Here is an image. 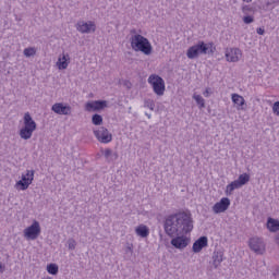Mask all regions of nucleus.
<instances>
[{
	"label": "nucleus",
	"mask_w": 279,
	"mask_h": 279,
	"mask_svg": "<svg viewBox=\"0 0 279 279\" xmlns=\"http://www.w3.org/2000/svg\"><path fill=\"white\" fill-rule=\"evenodd\" d=\"M193 99L196 101L198 108H206V100L201 95L194 94Z\"/></svg>",
	"instance_id": "nucleus-23"
},
{
	"label": "nucleus",
	"mask_w": 279,
	"mask_h": 279,
	"mask_svg": "<svg viewBox=\"0 0 279 279\" xmlns=\"http://www.w3.org/2000/svg\"><path fill=\"white\" fill-rule=\"evenodd\" d=\"M23 53H24L25 58H32V57L36 56V48H34V47L25 48Z\"/></svg>",
	"instance_id": "nucleus-26"
},
{
	"label": "nucleus",
	"mask_w": 279,
	"mask_h": 279,
	"mask_svg": "<svg viewBox=\"0 0 279 279\" xmlns=\"http://www.w3.org/2000/svg\"><path fill=\"white\" fill-rule=\"evenodd\" d=\"M92 123L94 125H101V123H104V118L101 117V114L95 113L92 117Z\"/></svg>",
	"instance_id": "nucleus-24"
},
{
	"label": "nucleus",
	"mask_w": 279,
	"mask_h": 279,
	"mask_svg": "<svg viewBox=\"0 0 279 279\" xmlns=\"http://www.w3.org/2000/svg\"><path fill=\"white\" fill-rule=\"evenodd\" d=\"M148 84L153 86L155 95H158V97H162V95H165V80H162V77L151 74L148 77Z\"/></svg>",
	"instance_id": "nucleus-5"
},
{
	"label": "nucleus",
	"mask_w": 279,
	"mask_h": 279,
	"mask_svg": "<svg viewBox=\"0 0 279 279\" xmlns=\"http://www.w3.org/2000/svg\"><path fill=\"white\" fill-rule=\"evenodd\" d=\"M146 117H148V119H151V114L146 113Z\"/></svg>",
	"instance_id": "nucleus-38"
},
{
	"label": "nucleus",
	"mask_w": 279,
	"mask_h": 279,
	"mask_svg": "<svg viewBox=\"0 0 279 279\" xmlns=\"http://www.w3.org/2000/svg\"><path fill=\"white\" fill-rule=\"evenodd\" d=\"M242 186L243 185H241L238 180H234L233 182L227 185L225 193L226 195H232V193H234L236 189H241Z\"/></svg>",
	"instance_id": "nucleus-21"
},
{
	"label": "nucleus",
	"mask_w": 279,
	"mask_h": 279,
	"mask_svg": "<svg viewBox=\"0 0 279 279\" xmlns=\"http://www.w3.org/2000/svg\"><path fill=\"white\" fill-rule=\"evenodd\" d=\"M243 52L239 48H227L226 50V59L227 62H239Z\"/></svg>",
	"instance_id": "nucleus-12"
},
{
	"label": "nucleus",
	"mask_w": 279,
	"mask_h": 279,
	"mask_svg": "<svg viewBox=\"0 0 279 279\" xmlns=\"http://www.w3.org/2000/svg\"><path fill=\"white\" fill-rule=\"evenodd\" d=\"M231 99L235 104L238 110H245V98L239 94H232Z\"/></svg>",
	"instance_id": "nucleus-18"
},
{
	"label": "nucleus",
	"mask_w": 279,
	"mask_h": 279,
	"mask_svg": "<svg viewBox=\"0 0 279 279\" xmlns=\"http://www.w3.org/2000/svg\"><path fill=\"white\" fill-rule=\"evenodd\" d=\"M104 108H108L107 100L88 101L85 106V110H87V112H99V110H104Z\"/></svg>",
	"instance_id": "nucleus-11"
},
{
	"label": "nucleus",
	"mask_w": 279,
	"mask_h": 279,
	"mask_svg": "<svg viewBox=\"0 0 279 279\" xmlns=\"http://www.w3.org/2000/svg\"><path fill=\"white\" fill-rule=\"evenodd\" d=\"M267 228H268L269 232H278V230H279V220H276L274 218H268Z\"/></svg>",
	"instance_id": "nucleus-22"
},
{
	"label": "nucleus",
	"mask_w": 279,
	"mask_h": 279,
	"mask_svg": "<svg viewBox=\"0 0 279 279\" xmlns=\"http://www.w3.org/2000/svg\"><path fill=\"white\" fill-rule=\"evenodd\" d=\"M125 254H130L131 256H132V254H134V250H133V245L132 244H128L126 245Z\"/></svg>",
	"instance_id": "nucleus-31"
},
{
	"label": "nucleus",
	"mask_w": 279,
	"mask_h": 279,
	"mask_svg": "<svg viewBox=\"0 0 279 279\" xmlns=\"http://www.w3.org/2000/svg\"><path fill=\"white\" fill-rule=\"evenodd\" d=\"M272 112L279 116V101L275 102L272 106Z\"/></svg>",
	"instance_id": "nucleus-32"
},
{
	"label": "nucleus",
	"mask_w": 279,
	"mask_h": 279,
	"mask_svg": "<svg viewBox=\"0 0 279 279\" xmlns=\"http://www.w3.org/2000/svg\"><path fill=\"white\" fill-rule=\"evenodd\" d=\"M230 208V198L223 197L220 199V202L216 203L213 206V213L215 215H219L221 213H226Z\"/></svg>",
	"instance_id": "nucleus-13"
},
{
	"label": "nucleus",
	"mask_w": 279,
	"mask_h": 279,
	"mask_svg": "<svg viewBox=\"0 0 279 279\" xmlns=\"http://www.w3.org/2000/svg\"><path fill=\"white\" fill-rule=\"evenodd\" d=\"M130 43L133 51H141L144 56H151V52L154 51L149 39L141 34L133 35L130 38Z\"/></svg>",
	"instance_id": "nucleus-3"
},
{
	"label": "nucleus",
	"mask_w": 279,
	"mask_h": 279,
	"mask_svg": "<svg viewBox=\"0 0 279 279\" xmlns=\"http://www.w3.org/2000/svg\"><path fill=\"white\" fill-rule=\"evenodd\" d=\"M75 28L80 32V34H94V32L97 29V26L93 21H78L75 24Z\"/></svg>",
	"instance_id": "nucleus-6"
},
{
	"label": "nucleus",
	"mask_w": 279,
	"mask_h": 279,
	"mask_svg": "<svg viewBox=\"0 0 279 279\" xmlns=\"http://www.w3.org/2000/svg\"><path fill=\"white\" fill-rule=\"evenodd\" d=\"M248 247L255 254H265V242L260 238H251L248 241Z\"/></svg>",
	"instance_id": "nucleus-10"
},
{
	"label": "nucleus",
	"mask_w": 279,
	"mask_h": 279,
	"mask_svg": "<svg viewBox=\"0 0 279 279\" xmlns=\"http://www.w3.org/2000/svg\"><path fill=\"white\" fill-rule=\"evenodd\" d=\"M131 34H135V36H136L137 35L136 29H131Z\"/></svg>",
	"instance_id": "nucleus-36"
},
{
	"label": "nucleus",
	"mask_w": 279,
	"mask_h": 279,
	"mask_svg": "<svg viewBox=\"0 0 279 279\" xmlns=\"http://www.w3.org/2000/svg\"><path fill=\"white\" fill-rule=\"evenodd\" d=\"M243 23H245V25H250V24L254 23V16H252V15L244 16Z\"/></svg>",
	"instance_id": "nucleus-29"
},
{
	"label": "nucleus",
	"mask_w": 279,
	"mask_h": 279,
	"mask_svg": "<svg viewBox=\"0 0 279 279\" xmlns=\"http://www.w3.org/2000/svg\"><path fill=\"white\" fill-rule=\"evenodd\" d=\"M51 110L56 114H64V116L71 114V106H64V104L62 102H57L52 105Z\"/></svg>",
	"instance_id": "nucleus-14"
},
{
	"label": "nucleus",
	"mask_w": 279,
	"mask_h": 279,
	"mask_svg": "<svg viewBox=\"0 0 279 279\" xmlns=\"http://www.w3.org/2000/svg\"><path fill=\"white\" fill-rule=\"evenodd\" d=\"M165 232L172 240L170 244L175 250H184L189 246L191 240L186 234L193 232V217L191 213L180 211L167 217L165 221Z\"/></svg>",
	"instance_id": "nucleus-1"
},
{
	"label": "nucleus",
	"mask_w": 279,
	"mask_h": 279,
	"mask_svg": "<svg viewBox=\"0 0 279 279\" xmlns=\"http://www.w3.org/2000/svg\"><path fill=\"white\" fill-rule=\"evenodd\" d=\"M34 170H27L25 174H22V180L17 181L15 186H21V191H27L34 182Z\"/></svg>",
	"instance_id": "nucleus-8"
},
{
	"label": "nucleus",
	"mask_w": 279,
	"mask_h": 279,
	"mask_svg": "<svg viewBox=\"0 0 279 279\" xmlns=\"http://www.w3.org/2000/svg\"><path fill=\"white\" fill-rule=\"evenodd\" d=\"M243 12H245V10H247V5L242 8Z\"/></svg>",
	"instance_id": "nucleus-37"
},
{
	"label": "nucleus",
	"mask_w": 279,
	"mask_h": 279,
	"mask_svg": "<svg viewBox=\"0 0 279 279\" xmlns=\"http://www.w3.org/2000/svg\"><path fill=\"white\" fill-rule=\"evenodd\" d=\"M217 51V47L213 43L198 41L196 45L191 46L186 51L189 60H195L199 56H213Z\"/></svg>",
	"instance_id": "nucleus-2"
},
{
	"label": "nucleus",
	"mask_w": 279,
	"mask_h": 279,
	"mask_svg": "<svg viewBox=\"0 0 279 279\" xmlns=\"http://www.w3.org/2000/svg\"><path fill=\"white\" fill-rule=\"evenodd\" d=\"M236 180L240 182L242 186H245V184L250 182V174L247 173L240 174Z\"/></svg>",
	"instance_id": "nucleus-25"
},
{
	"label": "nucleus",
	"mask_w": 279,
	"mask_h": 279,
	"mask_svg": "<svg viewBox=\"0 0 279 279\" xmlns=\"http://www.w3.org/2000/svg\"><path fill=\"white\" fill-rule=\"evenodd\" d=\"M36 121H34L29 112H26L24 114V128L20 130V137L23 138V141H29L34 132H36Z\"/></svg>",
	"instance_id": "nucleus-4"
},
{
	"label": "nucleus",
	"mask_w": 279,
	"mask_h": 279,
	"mask_svg": "<svg viewBox=\"0 0 279 279\" xmlns=\"http://www.w3.org/2000/svg\"><path fill=\"white\" fill-rule=\"evenodd\" d=\"M58 266L56 264H49L47 266V271L48 274H50L51 276H58Z\"/></svg>",
	"instance_id": "nucleus-27"
},
{
	"label": "nucleus",
	"mask_w": 279,
	"mask_h": 279,
	"mask_svg": "<svg viewBox=\"0 0 279 279\" xmlns=\"http://www.w3.org/2000/svg\"><path fill=\"white\" fill-rule=\"evenodd\" d=\"M214 269H218L221 263H223V252L215 251L211 256Z\"/></svg>",
	"instance_id": "nucleus-17"
},
{
	"label": "nucleus",
	"mask_w": 279,
	"mask_h": 279,
	"mask_svg": "<svg viewBox=\"0 0 279 279\" xmlns=\"http://www.w3.org/2000/svg\"><path fill=\"white\" fill-rule=\"evenodd\" d=\"M94 135L96 136L99 143H112V133H110V131H108V129L104 126H100L97 130H95Z\"/></svg>",
	"instance_id": "nucleus-7"
},
{
	"label": "nucleus",
	"mask_w": 279,
	"mask_h": 279,
	"mask_svg": "<svg viewBox=\"0 0 279 279\" xmlns=\"http://www.w3.org/2000/svg\"><path fill=\"white\" fill-rule=\"evenodd\" d=\"M71 58L66 53H62L59 56L58 61H57V66L60 71H63L64 69H68L69 66V61Z\"/></svg>",
	"instance_id": "nucleus-16"
},
{
	"label": "nucleus",
	"mask_w": 279,
	"mask_h": 279,
	"mask_svg": "<svg viewBox=\"0 0 279 279\" xmlns=\"http://www.w3.org/2000/svg\"><path fill=\"white\" fill-rule=\"evenodd\" d=\"M256 33H257L259 36H264V35H265V28L258 27V28L256 29Z\"/></svg>",
	"instance_id": "nucleus-33"
},
{
	"label": "nucleus",
	"mask_w": 279,
	"mask_h": 279,
	"mask_svg": "<svg viewBox=\"0 0 279 279\" xmlns=\"http://www.w3.org/2000/svg\"><path fill=\"white\" fill-rule=\"evenodd\" d=\"M204 247H208V238L207 236H201L198 240H196L193 243L192 250L194 254H199Z\"/></svg>",
	"instance_id": "nucleus-15"
},
{
	"label": "nucleus",
	"mask_w": 279,
	"mask_h": 279,
	"mask_svg": "<svg viewBox=\"0 0 279 279\" xmlns=\"http://www.w3.org/2000/svg\"><path fill=\"white\" fill-rule=\"evenodd\" d=\"M104 156H105L107 162H114V160L119 159V153L112 151V149H110V148H106L104 150Z\"/></svg>",
	"instance_id": "nucleus-20"
},
{
	"label": "nucleus",
	"mask_w": 279,
	"mask_h": 279,
	"mask_svg": "<svg viewBox=\"0 0 279 279\" xmlns=\"http://www.w3.org/2000/svg\"><path fill=\"white\" fill-rule=\"evenodd\" d=\"M24 236L31 241H36V238L40 236V223L38 221H34L32 226L24 230Z\"/></svg>",
	"instance_id": "nucleus-9"
},
{
	"label": "nucleus",
	"mask_w": 279,
	"mask_h": 279,
	"mask_svg": "<svg viewBox=\"0 0 279 279\" xmlns=\"http://www.w3.org/2000/svg\"><path fill=\"white\" fill-rule=\"evenodd\" d=\"M0 274H3V265L0 264Z\"/></svg>",
	"instance_id": "nucleus-35"
},
{
	"label": "nucleus",
	"mask_w": 279,
	"mask_h": 279,
	"mask_svg": "<svg viewBox=\"0 0 279 279\" xmlns=\"http://www.w3.org/2000/svg\"><path fill=\"white\" fill-rule=\"evenodd\" d=\"M203 95H204L205 97H208V95H209L208 89H206V90L203 93Z\"/></svg>",
	"instance_id": "nucleus-34"
},
{
	"label": "nucleus",
	"mask_w": 279,
	"mask_h": 279,
	"mask_svg": "<svg viewBox=\"0 0 279 279\" xmlns=\"http://www.w3.org/2000/svg\"><path fill=\"white\" fill-rule=\"evenodd\" d=\"M144 106H145V108H148L149 110H154L156 108L154 100H146Z\"/></svg>",
	"instance_id": "nucleus-30"
},
{
	"label": "nucleus",
	"mask_w": 279,
	"mask_h": 279,
	"mask_svg": "<svg viewBox=\"0 0 279 279\" xmlns=\"http://www.w3.org/2000/svg\"><path fill=\"white\" fill-rule=\"evenodd\" d=\"M135 234L141 239H147L149 236V228L145 225H140L135 228Z\"/></svg>",
	"instance_id": "nucleus-19"
},
{
	"label": "nucleus",
	"mask_w": 279,
	"mask_h": 279,
	"mask_svg": "<svg viewBox=\"0 0 279 279\" xmlns=\"http://www.w3.org/2000/svg\"><path fill=\"white\" fill-rule=\"evenodd\" d=\"M76 245H77V242H75L74 239H69L68 240V247H69V250H71V251L75 250Z\"/></svg>",
	"instance_id": "nucleus-28"
}]
</instances>
